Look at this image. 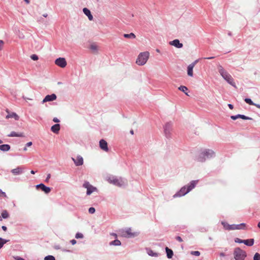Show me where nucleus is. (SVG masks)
<instances>
[{"instance_id":"nucleus-1","label":"nucleus","mask_w":260,"mask_h":260,"mask_svg":"<svg viewBox=\"0 0 260 260\" xmlns=\"http://www.w3.org/2000/svg\"><path fill=\"white\" fill-rule=\"evenodd\" d=\"M215 156V152L211 149H201L197 156V160L200 162H204L207 159H209Z\"/></svg>"},{"instance_id":"nucleus-2","label":"nucleus","mask_w":260,"mask_h":260,"mask_svg":"<svg viewBox=\"0 0 260 260\" xmlns=\"http://www.w3.org/2000/svg\"><path fill=\"white\" fill-rule=\"evenodd\" d=\"M106 180L110 184L121 187L127 185V182L125 179L112 175L106 177Z\"/></svg>"},{"instance_id":"nucleus-3","label":"nucleus","mask_w":260,"mask_h":260,"mask_svg":"<svg viewBox=\"0 0 260 260\" xmlns=\"http://www.w3.org/2000/svg\"><path fill=\"white\" fill-rule=\"evenodd\" d=\"M218 71L221 77L230 85L236 87L235 83L231 75L221 66H218Z\"/></svg>"},{"instance_id":"nucleus-4","label":"nucleus","mask_w":260,"mask_h":260,"mask_svg":"<svg viewBox=\"0 0 260 260\" xmlns=\"http://www.w3.org/2000/svg\"><path fill=\"white\" fill-rule=\"evenodd\" d=\"M150 53L148 51L141 52L138 55L136 63L138 66H144L149 59Z\"/></svg>"},{"instance_id":"nucleus-5","label":"nucleus","mask_w":260,"mask_h":260,"mask_svg":"<svg viewBox=\"0 0 260 260\" xmlns=\"http://www.w3.org/2000/svg\"><path fill=\"white\" fill-rule=\"evenodd\" d=\"M233 255L235 260H245L247 256L246 251L239 247H236L234 249Z\"/></svg>"},{"instance_id":"nucleus-6","label":"nucleus","mask_w":260,"mask_h":260,"mask_svg":"<svg viewBox=\"0 0 260 260\" xmlns=\"http://www.w3.org/2000/svg\"><path fill=\"white\" fill-rule=\"evenodd\" d=\"M83 187L87 189L86 194L88 196L90 195L92 193L97 191V188L91 185L87 181H85L83 183Z\"/></svg>"},{"instance_id":"nucleus-7","label":"nucleus","mask_w":260,"mask_h":260,"mask_svg":"<svg viewBox=\"0 0 260 260\" xmlns=\"http://www.w3.org/2000/svg\"><path fill=\"white\" fill-rule=\"evenodd\" d=\"M187 188H188L186 187V185L183 186L181 188L179 191H178L175 194H174L173 198H176L185 196V194L189 192V191Z\"/></svg>"},{"instance_id":"nucleus-8","label":"nucleus","mask_w":260,"mask_h":260,"mask_svg":"<svg viewBox=\"0 0 260 260\" xmlns=\"http://www.w3.org/2000/svg\"><path fill=\"white\" fill-rule=\"evenodd\" d=\"M172 129V124L171 122H167L164 126V133L167 138L171 136Z\"/></svg>"},{"instance_id":"nucleus-9","label":"nucleus","mask_w":260,"mask_h":260,"mask_svg":"<svg viewBox=\"0 0 260 260\" xmlns=\"http://www.w3.org/2000/svg\"><path fill=\"white\" fill-rule=\"evenodd\" d=\"M55 63L57 66L64 68L67 66V63L66 59L63 57H59L55 60Z\"/></svg>"},{"instance_id":"nucleus-10","label":"nucleus","mask_w":260,"mask_h":260,"mask_svg":"<svg viewBox=\"0 0 260 260\" xmlns=\"http://www.w3.org/2000/svg\"><path fill=\"white\" fill-rule=\"evenodd\" d=\"M198 62V60H196L194 61L189 64L187 67V75L189 77H193V69L196 64Z\"/></svg>"},{"instance_id":"nucleus-11","label":"nucleus","mask_w":260,"mask_h":260,"mask_svg":"<svg viewBox=\"0 0 260 260\" xmlns=\"http://www.w3.org/2000/svg\"><path fill=\"white\" fill-rule=\"evenodd\" d=\"M6 112L8 113L6 116V119L14 118L15 120H19V116L15 112H11L8 109H6Z\"/></svg>"},{"instance_id":"nucleus-12","label":"nucleus","mask_w":260,"mask_h":260,"mask_svg":"<svg viewBox=\"0 0 260 260\" xmlns=\"http://www.w3.org/2000/svg\"><path fill=\"white\" fill-rule=\"evenodd\" d=\"M72 159L76 166H80L83 164V158L81 155L77 156L76 158L72 157Z\"/></svg>"},{"instance_id":"nucleus-13","label":"nucleus","mask_w":260,"mask_h":260,"mask_svg":"<svg viewBox=\"0 0 260 260\" xmlns=\"http://www.w3.org/2000/svg\"><path fill=\"white\" fill-rule=\"evenodd\" d=\"M57 96L55 94L53 93L50 95H46L42 101V103L44 104L47 102H52L55 100Z\"/></svg>"},{"instance_id":"nucleus-14","label":"nucleus","mask_w":260,"mask_h":260,"mask_svg":"<svg viewBox=\"0 0 260 260\" xmlns=\"http://www.w3.org/2000/svg\"><path fill=\"white\" fill-rule=\"evenodd\" d=\"M99 145L101 149H102L103 151L106 152L108 151L109 148L108 147V144L105 140H101L99 142Z\"/></svg>"},{"instance_id":"nucleus-15","label":"nucleus","mask_w":260,"mask_h":260,"mask_svg":"<svg viewBox=\"0 0 260 260\" xmlns=\"http://www.w3.org/2000/svg\"><path fill=\"white\" fill-rule=\"evenodd\" d=\"M37 188H40L46 193H49L51 191V188L49 187L45 186L44 184L41 183L36 185Z\"/></svg>"},{"instance_id":"nucleus-16","label":"nucleus","mask_w":260,"mask_h":260,"mask_svg":"<svg viewBox=\"0 0 260 260\" xmlns=\"http://www.w3.org/2000/svg\"><path fill=\"white\" fill-rule=\"evenodd\" d=\"M169 44L171 46H173L177 48H181L183 47L182 43L180 42L178 39L174 40L172 41L169 42Z\"/></svg>"},{"instance_id":"nucleus-17","label":"nucleus","mask_w":260,"mask_h":260,"mask_svg":"<svg viewBox=\"0 0 260 260\" xmlns=\"http://www.w3.org/2000/svg\"><path fill=\"white\" fill-rule=\"evenodd\" d=\"M24 169L21 167H18L11 170V173L14 175H19L23 173Z\"/></svg>"},{"instance_id":"nucleus-18","label":"nucleus","mask_w":260,"mask_h":260,"mask_svg":"<svg viewBox=\"0 0 260 260\" xmlns=\"http://www.w3.org/2000/svg\"><path fill=\"white\" fill-rule=\"evenodd\" d=\"M199 182L198 180H192L189 182L187 185H186V187L188 188V190L189 191H190L191 190H192L197 185L198 183Z\"/></svg>"},{"instance_id":"nucleus-19","label":"nucleus","mask_w":260,"mask_h":260,"mask_svg":"<svg viewBox=\"0 0 260 260\" xmlns=\"http://www.w3.org/2000/svg\"><path fill=\"white\" fill-rule=\"evenodd\" d=\"M239 118H240L242 119H244V120H251L252 119V118L251 117L245 116L244 115H241V114H238L236 115H233V116H231V118L233 120H236Z\"/></svg>"},{"instance_id":"nucleus-20","label":"nucleus","mask_w":260,"mask_h":260,"mask_svg":"<svg viewBox=\"0 0 260 260\" xmlns=\"http://www.w3.org/2000/svg\"><path fill=\"white\" fill-rule=\"evenodd\" d=\"M83 12L84 14L88 17L90 21H92L93 19V16L92 15L90 11L87 8L83 9Z\"/></svg>"},{"instance_id":"nucleus-21","label":"nucleus","mask_w":260,"mask_h":260,"mask_svg":"<svg viewBox=\"0 0 260 260\" xmlns=\"http://www.w3.org/2000/svg\"><path fill=\"white\" fill-rule=\"evenodd\" d=\"M221 224L223 226V228L226 230H234V224H229L225 222L222 221Z\"/></svg>"},{"instance_id":"nucleus-22","label":"nucleus","mask_w":260,"mask_h":260,"mask_svg":"<svg viewBox=\"0 0 260 260\" xmlns=\"http://www.w3.org/2000/svg\"><path fill=\"white\" fill-rule=\"evenodd\" d=\"M125 233L127 234V237L128 238H132L138 236V233H132V230L131 229H128L125 231Z\"/></svg>"},{"instance_id":"nucleus-23","label":"nucleus","mask_w":260,"mask_h":260,"mask_svg":"<svg viewBox=\"0 0 260 260\" xmlns=\"http://www.w3.org/2000/svg\"><path fill=\"white\" fill-rule=\"evenodd\" d=\"M147 253L152 257H158L159 256V253L154 252L150 248L146 249Z\"/></svg>"},{"instance_id":"nucleus-24","label":"nucleus","mask_w":260,"mask_h":260,"mask_svg":"<svg viewBox=\"0 0 260 260\" xmlns=\"http://www.w3.org/2000/svg\"><path fill=\"white\" fill-rule=\"evenodd\" d=\"M51 130L55 134H58L60 130V125L59 124H55L51 126Z\"/></svg>"},{"instance_id":"nucleus-25","label":"nucleus","mask_w":260,"mask_h":260,"mask_svg":"<svg viewBox=\"0 0 260 260\" xmlns=\"http://www.w3.org/2000/svg\"><path fill=\"white\" fill-rule=\"evenodd\" d=\"M244 101L250 105H253L256 107L257 108L260 109V105L253 103L250 99L246 98L244 99Z\"/></svg>"},{"instance_id":"nucleus-26","label":"nucleus","mask_w":260,"mask_h":260,"mask_svg":"<svg viewBox=\"0 0 260 260\" xmlns=\"http://www.w3.org/2000/svg\"><path fill=\"white\" fill-rule=\"evenodd\" d=\"M8 137H24V134L23 133H17L15 132H12L10 134L8 135Z\"/></svg>"},{"instance_id":"nucleus-27","label":"nucleus","mask_w":260,"mask_h":260,"mask_svg":"<svg viewBox=\"0 0 260 260\" xmlns=\"http://www.w3.org/2000/svg\"><path fill=\"white\" fill-rule=\"evenodd\" d=\"M10 149V146L8 144H3L0 145V150L6 152Z\"/></svg>"},{"instance_id":"nucleus-28","label":"nucleus","mask_w":260,"mask_h":260,"mask_svg":"<svg viewBox=\"0 0 260 260\" xmlns=\"http://www.w3.org/2000/svg\"><path fill=\"white\" fill-rule=\"evenodd\" d=\"M243 243L247 246H251L254 244V239H247V240H244Z\"/></svg>"},{"instance_id":"nucleus-29","label":"nucleus","mask_w":260,"mask_h":260,"mask_svg":"<svg viewBox=\"0 0 260 260\" xmlns=\"http://www.w3.org/2000/svg\"><path fill=\"white\" fill-rule=\"evenodd\" d=\"M166 251L167 253V255L168 258H171L173 255V251L169 248L168 247L166 248Z\"/></svg>"},{"instance_id":"nucleus-30","label":"nucleus","mask_w":260,"mask_h":260,"mask_svg":"<svg viewBox=\"0 0 260 260\" xmlns=\"http://www.w3.org/2000/svg\"><path fill=\"white\" fill-rule=\"evenodd\" d=\"M245 224L244 223L239 224H234V230H241L244 229L245 227Z\"/></svg>"},{"instance_id":"nucleus-31","label":"nucleus","mask_w":260,"mask_h":260,"mask_svg":"<svg viewBox=\"0 0 260 260\" xmlns=\"http://www.w3.org/2000/svg\"><path fill=\"white\" fill-rule=\"evenodd\" d=\"M109 244L110 245L120 246L121 245V243L119 240L116 239L113 241H111Z\"/></svg>"},{"instance_id":"nucleus-32","label":"nucleus","mask_w":260,"mask_h":260,"mask_svg":"<svg viewBox=\"0 0 260 260\" xmlns=\"http://www.w3.org/2000/svg\"><path fill=\"white\" fill-rule=\"evenodd\" d=\"M89 48L94 52H97L98 50V46L95 43H92L90 45Z\"/></svg>"},{"instance_id":"nucleus-33","label":"nucleus","mask_w":260,"mask_h":260,"mask_svg":"<svg viewBox=\"0 0 260 260\" xmlns=\"http://www.w3.org/2000/svg\"><path fill=\"white\" fill-rule=\"evenodd\" d=\"M1 214L2 218L4 219H7L9 217V214L6 210H3Z\"/></svg>"},{"instance_id":"nucleus-34","label":"nucleus","mask_w":260,"mask_h":260,"mask_svg":"<svg viewBox=\"0 0 260 260\" xmlns=\"http://www.w3.org/2000/svg\"><path fill=\"white\" fill-rule=\"evenodd\" d=\"M123 36L124 38L128 39H135L136 38L135 35L133 32L129 34H124Z\"/></svg>"},{"instance_id":"nucleus-35","label":"nucleus","mask_w":260,"mask_h":260,"mask_svg":"<svg viewBox=\"0 0 260 260\" xmlns=\"http://www.w3.org/2000/svg\"><path fill=\"white\" fill-rule=\"evenodd\" d=\"M9 241V240H6L2 238H0V249L3 247L4 245L7 243Z\"/></svg>"},{"instance_id":"nucleus-36","label":"nucleus","mask_w":260,"mask_h":260,"mask_svg":"<svg viewBox=\"0 0 260 260\" xmlns=\"http://www.w3.org/2000/svg\"><path fill=\"white\" fill-rule=\"evenodd\" d=\"M179 90H181V91L185 93V94L187 95H188V93L186 92V91L188 90L187 88L185 86H180L178 88Z\"/></svg>"},{"instance_id":"nucleus-37","label":"nucleus","mask_w":260,"mask_h":260,"mask_svg":"<svg viewBox=\"0 0 260 260\" xmlns=\"http://www.w3.org/2000/svg\"><path fill=\"white\" fill-rule=\"evenodd\" d=\"M253 260H260V254L259 253L256 252L254 254Z\"/></svg>"},{"instance_id":"nucleus-38","label":"nucleus","mask_w":260,"mask_h":260,"mask_svg":"<svg viewBox=\"0 0 260 260\" xmlns=\"http://www.w3.org/2000/svg\"><path fill=\"white\" fill-rule=\"evenodd\" d=\"M44 260H55V259L52 255H48L45 257Z\"/></svg>"},{"instance_id":"nucleus-39","label":"nucleus","mask_w":260,"mask_h":260,"mask_svg":"<svg viewBox=\"0 0 260 260\" xmlns=\"http://www.w3.org/2000/svg\"><path fill=\"white\" fill-rule=\"evenodd\" d=\"M75 238L77 239H82L83 238V235L80 233H77L75 235Z\"/></svg>"},{"instance_id":"nucleus-40","label":"nucleus","mask_w":260,"mask_h":260,"mask_svg":"<svg viewBox=\"0 0 260 260\" xmlns=\"http://www.w3.org/2000/svg\"><path fill=\"white\" fill-rule=\"evenodd\" d=\"M191 254L196 256H199L200 252L199 251H192L191 252Z\"/></svg>"},{"instance_id":"nucleus-41","label":"nucleus","mask_w":260,"mask_h":260,"mask_svg":"<svg viewBox=\"0 0 260 260\" xmlns=\"http://www.w3.org/2000/svg\"><path fill=\"white\" fill-rule=\"evenodd\" d=\"M235 242L236 243H243L244 240H241L239 238H237L235 239Z\"/></svg>"},{"instance_id":"nucleus-42","label":"nucleus","mask_w":260,"mask_h":260,"mask_svg":"<svg viewBox=\"0 0 260 260\" xmlns=\"http://www.w3.org/2000/svg\"><path fill=\"white\" fill-rule=\"evenodd\" d=\"M95 210L94 208H93V207H90L88 209V212L90 214H93L95 212Z\"/></svg>"},{"instance_id":"nucleus-43","label":"nucleus","mask_w":260,"mask_h":260,"mask_svg":"<svg viewBox=\"0 0 260 260\" xmlns=\"http://www.w3.org/2000/svg\"><path fill=\"white\" fill-rule=\"evenodd\" d=\"M30 58L33 60H37L38 59V56L36 54L31 55Z\"/></svg>"},{"instance_id":"nucleus-44","label":"nucleus","mask_w":260,"mask_h":260,"mask_svg":"<svg viewBox=\"0 0 260 260\" xmlns=\"http://www.w3.org/2000/svg\"><path fill=\"white\" fill-rule=\"evenodd\" d=\"M18 31H19V34H18L19 38L20 39H24V35H23V34L22 32H20L19 30Z\"/></svg>"},{"instance_id":"nucleus-45","label":"nucleus","mask_w":260,"mask_h":260,"mask_svg":"<svg viewBox=\"0 0 260 260\" xmlns=\"http://www.w3.org/2000/svg\"><path fill=\"white\" fill-rule=\"evenodd\" d=\"M4 42L3 40H0V51H1L3 48Z\"/></svg>"},{"instance_id":"nucleus-46","label":"nucleus","mask_w":260,"mask_h":260,"mask_svg":"<svg viewBox=\"0 0 260 260\" xmlns=\"http://www.w3.org/2000/svg\"><path fill=\"white\" fill-rule=\"evenodd\" d=\"M50 177H51V174H48L47 175V178H46V179L45 181H46V182H48V181H49V179H50Z\"/></svg>"},{"instance_id":"nucleus-47","label":"nucleus","mask_w":260,"mask_h":260,"mask_svg":"<svg viewBox=\"0 0 260 260\" xmlns=\"http://www.w3.org/2000/svg\"><path fill=\"white\" fill-rule=\"evenodd\" d=\"M176 239H177V240H178L180 242H181L183 241L182 239L180 237H179V236H177L176 237Z\"/></svg>"},{"instance_id":"nucleus-48","label":"nucleus","mask_w":260,"mask_h":260,"mask_svg":"<svg viewBox=\"0 0 260 260\" xmlns=\"http://www.w3.org/2000/svg\"><path fill=\"white\" fill-rule=\"evenodd\" d=\"M70 242L72 245H75V244H76L77 241L75 239H73L71 240Z\"/></svg>"},{"instance_id":"nucleus-49","label":"nucleus","mask_w":260,"mask_h":260,"mask_svg":"<svg viewBox=\"0 0 260 260\" xmlns=\"http://www.w3.org/2000/svg\"><path fill=\"white\" fill-rule=\"evenodd\" d=\"M15 260H25L24 259H23V258L22 257H20L19 256H16L15 257Z\"/></svg>"},{"instance_id":"nucleus-50","label":"nucleus","mask_w":260,"mask_h":260,"mask_svg":"<svg viewBox=\"0 0 260 260\" xmlns=\"http://www.w3.org/2000/svg\"><path fill=\"white\" fill-rule=\"evenodd\" d=\"M53 121L54 122H59V120L56 117L54 118L53 119Z\"/></svg>"},{"instance_id":"nucleus-51","label":"nucleus","mask_w":260,"mask_h":260,"mask_svg":"<svg viewBox=\"0 0 260 260\" xmlns=\"http://www.w3.org/2000/svg\"><path fill=\"white\" fill-rule=\"evenodd\" d=\"M31 145H32V142H28V143H27L26 144V146H27V147H30Z\"/></svg>"},{"instance_id":"nucleus-52","label":"nucleus","mask_w":260,"mask_h":260,"mask_svg":"<svg viewBox=\"0 0 260 260\" xmlns=\"http://www.w3.org/2000/svg\"><path fill=\"white\" fill-rule=\"evenodd\" d=\"M228 107H229V108H230V109H233V108H234V107H233V105H232V104H228Z\"/></svg>"},{"instance_id":"nucleus-53","label":"nucleus","mask_w":260,"mask_h":260,"mask_svg":"<svg viewBox=\"0 0 260 260\" xmlns=\"http://www.w3.org/2000/svg\"><path fill=\"white\" fill-rule=\"evenodd\" d=\"M2 229L4 231H6L7 230V228L6 226H2Z\"/></svg>"},{"instance_id":"nucleus-54","label":"nucleus","mask_w":260,"mask_h":260,"mask_svg":"<svg viewBox=\"0 0 260 260\" xmlns=\"http://www.w3.org/2000/svg\"><path fill=\"white\" fill-rule=\"evenodd\" d=\"M220 256H222V257H223L225 255V254L223 253V252H221L220 254H219Z\"/></svg>"},{"instance_id":"nucleus-55","label":"nucleus","mask_w":260,"mask_h":260,"mask_svg":"<svg viewBox=\"0 0 260 260\" xmlns=\"http://www.w3.org/2000/svg\"><path fill=\"white\" fill-rule=\"evenodd\" d=\"M111 235L112 236H113L114 237H115V238H117V234H115V233H112Z\"/></svg>"},{"instance_id":"nucleus-56","label":"nucleus","mask_w":260,"mask_h":260,"mask_svg":"<svg viewBox=\"0 0 260 260\" xmlns=\"http://www.w3.org/2000/svg\"><path fill=\"white\" fill-rule=\"evenodd\" d=\"M214 58V57L212 56V57H206V58H205V59H213Z\"/></svg>"},{"instance_id":"nucleus-57","label":"nucleus","mask_w":260,"mask_h":260,"mask_svg":"<svg viewBox=\"0 0 260 260\" xmlns=\"http://www.w3.org/2000/svg\"><path fill=\"white\" fill-rule=\"evenodd\" d=\"M24 1L25 2H26L27 4L29 3V0H24Z\"/></svg>"},{"instance_id":"nucleus-58","label":"nucleus","mask_w":260,"mask_h":260,"mask_svg":"<svg viewBox=\"0 0 260 260\" xmlns=\"http://www.w3.org/2000/svg\"><path fill=\"white\" fill-rule=\"evenodd\" d=\"M43 16L44 17H47V16H48V14H46H46H44L43 15Z\"/></svg>"},{"instance_id":"nucleus-59","label":"nucleus","mask_w":260,"mask_h":260,"mask_svg":"<svg viewBox=\"0 0 260 260\" xmlns=\"http://www.w3.org/2000/svg\"><path fill=\"white\" fill-rule=\"evenodd\" d=\"M30 173H31V174H34L35 173V171H34L33 170H31V171H30Z\"/></svg>"},{"instance_id":"nucleus-60","label":"nucleus","mask_w":260,"mask_h":260,"mask_svg":"<svg viewBox=\"0 0 260 260\" xmlns=\"http://www.w3.org/2000/svg\"><path fill=\"white\" fill-rule=\"evenodd\" d=\"M23 99H25V100H31V99L26 98H24V97H23Z\"/></svg>"},{"instance_id":"nucleus-61","label":"nucleus","mask_w":260,"mask_h":260,"mask_svg":"<svg viewBox=\"0 0 260 260\" xmlns=\"http://www.w3.org/2000/svg\"><path fill=\"white\" fill-rule=\"evenodd\" d=\"M257 226L260 229V222L258 223Z\"/></svg>"},{"instance_id":"nucleus-62","label":"nucleus","mask_w":260,"mask_h":260,"mask_svg":"<svg viewBox=\"0 0 260 260\" xmlns=\"http://www.w3.org/2000/svg\"><path fill=\"white\" fill-rule=\"evenodd\" d=\"M130 133H131V134H132V135H133V134H134V131H133V130H131V131H130Z\"/></svg>"},{"instance_id":"nucleus-63","label":"nucleus","mask_w":260,"mask_h":260,"mask_svg":"<svg viewBox=\"0 0 260 260\" xmlns=\"http://www.w3.org/2000/svg\"><path fill=\"white\" fill-rule=\"evenodd\" d=\"M24 151H26L27 150V148L26 147H24V149H23Z\"/></svg>"},{"instance_id":"nucleus-64","label":"nucleus","mask_w":260,"mask_h":260,"mask_svg":"<svg viewBox=\"0 0 260 260\" xmlns=\"http://www.w3.org/2000/svg\"><path fill=\"white\" fill-rule=\"evenodd\" d=\"M3 220L2 217L0 215V221H2Z\"/></svg>"}]
</instances>
